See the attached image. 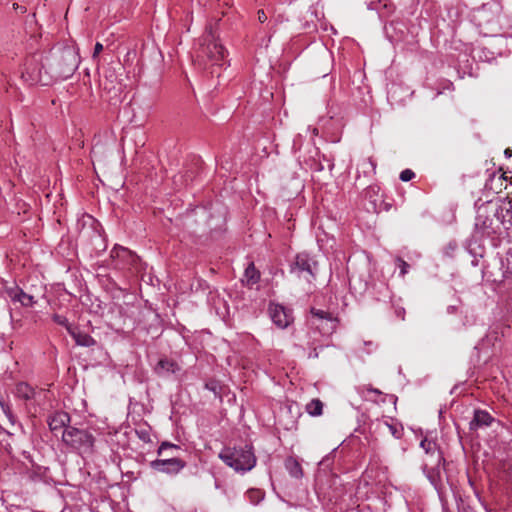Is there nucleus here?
Wrapping results in <instances>:
<instances>
[{
	"label": "nucleus",
	"instance_id": "f257e3e1",
	"mask_svg": "<svg viewBox=\"0 0 512 512\" xmlns=\"http://www.w3.org/2000/svg\"><path fill=\"white\" fill-rule=\"evenodd\" d=\"M218 457L235 472L244 474L252 470L256 465V456L253 446L245 444L243 446L224 447Z\"/></svg>",
	"mask_w": 512,
	"mask_h": 512
},
{
	"label": "nucleus",
	"instance_id": "f03ea898",
	"mask_svg": "<svg viewBox=\"0 0 512 512\" xmlns=\"http://www.w3.org/2000/svg\"><path fill=\"white\" fill-rule=\"evenodd\" d=\"M196 57L198 61L210 63L212 66L222 67L228 64L227 51L217 40L211 26L206 28L200 39Z\"/></svg>",
	"mask_w": 512,
	"mask_h": 512
},
{
	"label": "nucleus",
	"instance_id": "7ed1b4c3",
	"mask_svg": "<svg viewBox=\"0 0 512 512\" xmlns=\"http://www.w3.org/2000/svg\"><path fill=\"white\" fill-rule=\"evenodd\" d=\"M49 71H46L52 78L67 79L77 70L80 59L77 52L72 48H64L59 53L46 58Z\"/></svg>",
	"mask_w": 512,
	"mask_h": 512
},
{
	"label": "nucleus",
	"instance_id": "20e7f679",
	"mask_svg": "<svg viewBox=\"0 0 512 512\" xmlns=\"http://www.w3.org/2000/svg\"><path fill=\"white\" fill-rule=\"evenodd\" d=\"M63 443L80 455L93 452L95 437L86 429L67 427L62 432Z\"/></svg>",
	"mask_w": 512,
	"mask_h": 512
},
{
	"label": "nucleus",
	"instance_id": "39448f33",
	"mask_svg": "<svg viewBox=\"0 0 512 512\" xmlns=\"http://www.w3.org/2000/svg\"><path fill=\"white\" fill-rule=\"evenodd\" d=\"M42 55L36 54L26 60L22 77L31 85L41 84L47 85L51 80V76L46 73L49 71L48 63H42Z\"/></svg>",
	"mask_w": 512,
	"mask_h": 512
},
{
	"label": "nucleus",
	"instance_id": "423d86ee",
	"mask_svg": "<svg viewBox=\"0 0 512 512\" xmlns=\"http://www.w3.org/2000/svg\"><path fill=\"white\" fill-rule=\"evenodd\" d=\"M318 271V264L314 257L308 253L302 252L296 255L290 266V272L299 278H304L307 282L315 279Z\"/></svg>",
	"mask_w": 512,
	"mask_h": 512
},
{
	"label": "nucleus",
	"instance_id": "0eeeda50",
	"mask_svg": "<svg viewBox=\"0 0 512 512\" xmlns=\"http://www.w3.org/2000/svg\"><path fill=\"white\" fill-rule=\"evenodd\" d=\"M80 236L83 238L90 237L91 244L96 251H105L107 248L104 231L100 223L91 216L86 217L83 228L80 231Z\"/></svg>",
	"mask_w": 512,
	"mask_h": 512
},
{
	"label": "nucleus",
	"instance_id": "6e6552de",
	"mask_svg": "<svg viewBox=\"0 0 512 512\" xmlns=\"http://www.w3.org/2000/svg\"><path fill=\"white\" fill-rule=\"evenodd\" d=\"M111 267L116 270H126L136 267L139 257L126 247L115 245L110 252Z\"/></svg>",
	"mask_w": 512,
	"mask_h": 512
},
{
	"label": "nucleus",
	"instance_id": "1a4fd4ad",
	"mask_svg": "<svg viewBox=\"0 0 512 512\" xmlns=\"http://www.w3.org/2000/svg\"><path fill=\"white\" fill-rule=\"evenodd\" d=\"M150 467L154 471L170 476H175L186 467V462L177 457H171L168 459H155L150 462Z\"/></svg>",
	"mask_w": 512,
	"mask_h": 512
},
{
	"label": "nucleus",
	"instance_id": "9d476101",
	"mask_svg": "<svg viewBox=\"0 0 512 512\" xmlns=\"http://www.w3.org/2000/svg\"><path fill=\"white\" fill-rule=\"evenodd\" d=\"M268 311L272 322L280 329L287 328L293 321L291 310L283 305L270 303Z\"/></svg>",
	"mask_w": 512,
	"mask_h": 512
},
{
	"label": "nucleus",
	"instance_id": "9b49d317",
	"mask_svg": "<svg viewBox=\"0 0 512 512\" xmlns=\"http://www.w3.org/2000/svg\"><path fill=\"white\" fill-rule=\"evenodd\" d=\"M70 415L64 411H57L48 418V425L52 432L66 429L70 423Z\"/></svg>",
	"mask_w": 512,
	"mask_h": 512
},
{
	"label": "nucleus",
	"instance_id": "f8f14e48",
	"mask_svg": "<svg viewBox=\"0 0 512 512\" xmlns=\"http://www.w3.org/2000/svg\"><path fill=\"white\" fill-rule=\"evenodd\" d=\"M497 216L506 229L512 227V199L502 202L497 210Z\"/></svg>",
	"mask_w": 512,
	"mask_h": 512
},
{
	"label": "nucleus",
	"instance_id": "ddd939ff",
	"mask_svg": "<svg viewBox=\"0 0 512 512\" xmlns=\"http://www.w3.org/2000/svg\"><path fill=\"white\" fill-rule=\"evenodd\" d=\"M493 421L494 418L487 411L475 410L473 420L470 422V428L488 427Z\"/></svg>",
	"mask_w": 512,
	"mask_h": 512
},
{
	"label": "nucleus",
	"instance_id": "4468645a",
	"mask_svg": "<svg viewBox=\"0 0 512 512\" xmlns=\"http://www.w3.org/2000/svg\"><path fill=\"white\" fill-rule=\"evenodd\" d=\"M69 334L75 340L76 344L79 346L91 347L96 344V341L92 336H90L86 332L79 330L78 328L73 327Z\"/></svg>",
	"mask_w": 512,
	"mask_h": 512
},
{
	"label": "nucleus",
	"instance_id": "2eb2a0df",
	"mask_svg": "<svg viewBox=\"0 0 512 512\" xmlns=\"http://www.w3.org/2000/svg\"><path fill=\"white\" fill-rule=\"evenodd\" d=\"M179 370V367L176 362L170 359H161L157 363L155 367V371L160 376H165L168 374H174L176 371Z\"/></svg>",
	"mask_w": 512,
	"mask_h": 512
},
{
	"label": "nucleus",
	"instance_id": "dca6fc26",
	"mask_svg": "<svg viewBox=\"0 0 512 512\" xmlns=\"http://www.w3.org/2000/svg\"><path fill=\"white\" fill-rule=\"evenodd\" d=\"M284 467L291 477L296 479L303 477L302 466L296 458L292 456L287 457L284 462Z\"/></svg>",
	"mask_w": 512,
	"mask_h": 512
},
{
	"label": "nucleus",
	"instance_id": "f3484780",
	"mask_svg": "<svg viewBox=\"0 0 512 512\" xmlns=\"http://www.w3.org/2000/svg\"><path fill=\"white\" fill-rule=\"evenodd\" d=\"M15 395L23 400H31L35 398L36 391L26 382H20L16 385Z\"/></svg>",
	"mask_w": 512,
	"mask_h": 512
},
{
	"label": "nucleus",
	"instance_id": "a211bd4d",
	"mask_svg": "<svg viewBox=\"0 0 512 512\" xmlns=\"http://www.w3.org/2000/svg\"><path fill=\"white\" fill-rule=\"evenodd\" d=\"M244 276L248 285H254L260 280V272L256 269L253 262L249 263L245 269Z\"/></svg>",
	"mask_w": 512,
	"mask_h": 512
},
{
	"label": "nucleus",
	"instance_id": "6ab92c4d",
	"mask_svg": "<svg viewBox=\"0 0 512 512\" xmlns=\"http://www.w3.org/2000/svg\"><path fill=\"white\" fill-rule=\"evenodd\" d=\"M306 411L311 416H320L323 411V403L319 399H313L306 405Z\"/></svg>",
	"mask_w": 512,
	"mask_h": 512
},
{
	"label": "nucleus",
	"instance_id": "aec40b11",
	"mask_svg": "<svg viewBox=\"0 0 512 512\" xmlns=\"http://www.w3.org/2000/svg\"><path fill=\"white\" fill-rule=\"evenodd\" d=\"M420 446H421V448H423L425 450V452L427 454H432L433 455V454L436 453L438 461H440L442 459L440 452L436 448V443L435 442L425 438V439H423L421 441Z\"/></svg>",
	"mask_w": 512,
	"mask_h": 512
},
{
	"label": "nucleus",
	"instance_id": "412c9836",
	"mask_svg": "<svg viewBox=\"0 0 512 512\" xmlns=\"http://www.w3.org/2000/svg\"><path fill=\"white\" fill-rule=\"evenodd\" d=\"M311 314L313 317H315L319 320H326V321H330L331 323H333L335 320L334 317L332 316V314L325 310L311 308Z\"/></svg>",
	"mask_w": 512,
	"mask_h": 512
},
{
	"label": "nucleus",
	"instance_id": "4be33fe9",
	"mask_svg": "<svg viewBox=\"0 0 512 512\" xmlns=\"http://www.w3.org/2000/svg\"><path fill=\"white\" fill-rule=\"evenodd\" d=\"M247 497L252 504L256 505L264 498V493L259 489H250L247 491Z\"/></svg>",
	"mask_w": 512,
	"mask_h": 512
},
{
	"label": "nucleus",
	"instance_id": "5701e85b",
	"mask_svg": "<svg viewBox=\"0 0 512 512\" xmlns=\"http://www.w3.org/2000/svg\"><path fill=\"white\" fill-rule=\"evenodd\" d=\"M360 167L362 168L364 174H374L376 169V163L373 161L372 158H367L362 161Z\"/></svg>",
	"mask_w": 512,
	"mask_h": 512
},
{
	"label": "nucleus",
	"instance_id": "b1692460",
	"mask_svg": "<svg viewBox=\"0 0 512 512\" xmlns=\"http://www.w3.org/2000/svg\"><path fill=\"white\" fill-rule=\"evenodd\" d=\"M52 319L58 325L64 326L66 328V330L68 331V333H70V331L73 329V326L70 325L68 319L63 315L54 314Z\"/></svg>",
	"mask_w": 512,
	"mask_h": 512
},
{
	"label": "nucleus",
	"instance_id": "393cba45",
	"mask_svg": "<svg viewBox=\"0 0 512 512\" xmlns=\"http://www.w3.org/2000/svg\"><path fill=\"white\" fill-rule=\"evenodd\" d=\"M22 289L18 286L10 287L6 289V294L13 302H19L20 294Z\"/></svg>",
	"mask_w": 512,
	"mask_h": 512
},
{
	"label": "nucleus",
	"instance_id": "a878e982",
	"mask_svg": "<svg viewBox=\"0 0 512 512\" xmlns=\"http://www.w3.org/2000/svg\"><path fill=\"white\" fill-rule=\"evenodd\" d=\"M19 303L24 307H32L36 301L32 295H29L22 290Z\"/></svg>",
	"mask_w": 512,
	"mask_h": 512
},
{
	"label": "nucleus",
	"instance_id": "bb28decb",
	"mask_svg": "<svg viewBox=\"0 0 512 512\" xmlns=\"http://www.w3.org/2000/svg\"><path fill=\"white\" fill-rule=\"evenodd\" d=\"M386 425L394 438L400 439L403 436V427L401 425L389 423H386Z\"/></svg>",
	"mask_w": 512,
	"mask_h": 512
},
{
	"label": "nucleus",
	"instance_id": "cd10ccee",
	"mask_svg": "<svg viewBox=\"0 0 512 512\" xmlns=\"http://www.w3.org/2000/svg\"><path fill=\"white\" fill-rule=\"evenodd\" d=\"M396 263H397V267L400 269V276L403 277L408 272V269L410 266L406 261H404L400 257L396 258Z\"/></svg>",
	"mask_w": 512,
	"mask_h": 512
},
{
	"label": "nucleus",
	"instance_id": "c85d7f7f",
	"mask_svg": "<svg viewBox=\"0 0 512 512\" xmlns=\"http://www.w3.org/2000/svg\"><path fill=\"white\" fill-rule=\"evenodd\" d=\"M167 449H175V450H177V449H179V446H177V445H175V444H172V443H170V442H162V443L160 444V446L158 447V449H157V453H158V455H162V454H163V452H164L165 450H167Z\"/></svg>",
	"mask_w": 512,
	"mask_h": 512
},
{
	"label": "nucleus",
	"instance_id": "c756f323",
	"mask_svg": "<svg viewBox=\"0 0 512 512\" xmlns=\"http://www.w3.org/2000/svg\"><path fill=\"white\" fill-rule=\"evenodd\" d=\"M415 177V173L410 169H405L400 173V180L403 182H408Z\"/></svg>",
	"mask_w": 512,
	"mask_h": 512
},
{
	"label": "nucleus",
	"instance_id": "7c9ffc66",
	"mask_svg": "<svg viewBox=\"0 0 512 512\" xmlns=\"http://www.w3.org/2000/svg\"><path fill=\"white\" fill-rule=\"evenodd\" d=\"M0 406H1L2 411L4 412V414L9 419V421L13 423V414H12V411H11V408H10L9 404L4 402V401H0Z\"/></svg>",
	"mask_w": 512,
	"mask_h": 512
},
{
	"label": "nucleus",
	"instance_id": "2f4dec72",
	"mask_svg": "<svg viewBox=\"0 0 512 512\" xmlns=\"http://www.w3.org/2000/svg\"><path fill=\"white\" fill-rule=\"evenodd\" d=\"M335 450L336 449H334L330 454L323 457V459L319 462V465L328 468L333 462V455L335 453Z\"/></svg>",
	"mask_w": 512,
	"mask_h": 512
},
{
	"label": "nucleus",
	"instance_id": "473e14b6",
	"mask_svg": "<svg viewBox=\"0 0 512 512\" xmlns=\"http://www.w3.org/2000/svg\"><path fill=\"white\" fill-rule=\"evenodd\" d=\"M103 45L100 42H97L94 46V51L92 57L95 59L98 57V55L102 52Z\"/></svg>",
	"mask_w": 512,
	"mask_h": 512
},
{
	"label": "nucleus",
	"instance_id": "72a5a7b5",
	"mask_svg": "<svg viewBox=\"0 0 512 512\" xmlns=\"http://www.w3.org/2000/svg\"><path fill=\"white\" fill-rule=\"evenodd\" d=\"M257 14H258L259 22L264 23L267 20V16H266L264 10H259Z\"/></svg>",
	"mask_w": 512,
	"mask_h": 512
},
{
	"label": "nucleus",
	"instance_id": "f704fd0d",
	"mask_svg": "<svg viewBox=\"0 0 512 512\" xmlns=\"http://www.w3.org/2000/svg\"><path fill=\"white\" fill-rule=\"evenodd\" d=\"M13 8H14L16 11H18V12H20V13H22V14H23V13H25V12L27 11V9H26V7H25V6L19 5V4H17V3H14V4H13Z\"/></svg>",
	"mask_w": 512,
	"mask_h": 512
},
{
	"label": "nucleus",
	"instance_id": "c9c22d12",
	"mask_svg": "<svg viewBox=\"0 0 512 512\" xmlns=\"http://www.w3.org/2000/svg\"><path fill=\"white\" fill-rule=\"evenodd\" d=\"M205 388L210 390V391L216 392V384L214 382L206 383L205 384Z\"/></svg>",
	"mask_w": 512,
	"mask_h": 512
},
{
	"label": "nucleus",
	"instance_id": "e433bc0d",
	"mask_svg": "<svg viewBox=\"0 0 512 512\" xmlns=\"http://www.w3.org/2000/svg\"><path fill=\"white\" fill-rule=\"evenodd\" d=\"M138 435H139V437H140L142 440H144V441L149 440V435H148V433H147V432H144V431H143V432H138Z\"/></svg>",
	"mask_w": 512,
	"mask_h": 512
},
{
	"label": "nucleus",
	"instance_id": "4c0bfd02",
	"mask_svg": "<svg viewBox=\"0 0 512 512\" xmlns=\"http://www.w3.org/2000/svg\"><path fill=\"white\" fill-rule=\"evenodd\" d=\"M323 169H324V167L321 164H319L316 168V170H318V171H322Z\"/></svg>",
	"mask_w": 512,
	"mask_h": 512
},
{
	"label": "nucleus",
	"instance_id": "58836bf2",
	"mask_svg": "<svg viewBox=\"0 0 512 512\" xmlns=\"http://www.w3.org/2000/svg\"><path fill=\"white\" fill-rule=\"evenodd\" d=\"M370 391L376 393V394H380L381 392L378 390V389H370Z\"/></svg>",
	"mask_w": 512,
	"mask_h": 512
},
{
	"label": "nucleus",
	"instance_id": "ea45409f",
	"mask_svg": "<svg viewBox=\"0 0 512 512\" xmlns=\"http://www.w3.org/2000/svg\"><path fill=\"white\" fill-rule=\"evenodd\" d=\"M505 154H506V156H508V157H510V156H511L509 149H506V150H505Z\"/></svg>",
	"mask_w": 512,
	"mask_h": 512
},
{
	"label": "nucleus",
	"instance_id": "a19ab883",
	"mask_svg": "<svg viewBox=\"0 0 512 512\" xmlns=\"http://www.w3.org/2000/svg\"><path fill=\"white\" fill-rule=\"evenodd\" d=\"M371 457H376V451H375V449H374V448H373V454H372V456H371Z\"/></svg>",
	"mask_w": 512,
	"mask_h": 512
},
{
	"label": "nucleus",
	"instance_id": "79ce46f5",
	"mask_svg": "<svg viewBox=\"0 0 512 512\" xmlns=\"http://www.w3.org/2000/svg\"><path fill=\"white\" fill-rule=\"evenodd\" d=\"M313 133L317 134V129L316 128L313 129Z\"/></svg>",
	"mask_w": 512,
	"mask_h": 512
},
{
	"label": "nucleus",
	"instance_id": "37998d69",
	"mask_svg": "<svg viewBox=\"0 0 512 512\" xmlns=\"http://www.w3.org/2000/svg\"><path fill=\"white\" fill-rule=\"evenodd\" d=\"M334 167V164H330L329 168L332 169Z\"/></svg>",
	"mask_w": 512,
	"mask_h": 512
}]
</instances>
